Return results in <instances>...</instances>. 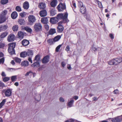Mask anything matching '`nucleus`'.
Instances as JSON below:
<instances>
[{
  "instance_id": "1",
  "label": "nucleus",
  "mask_w": 122,
  "mask_h": 122,
  "mask_svg": "<svg viewBox=\"0 0 122 122\" xmlns=\"http://www.w3.org/2000/svg\"><path fill=\"white\" fill-rule=\"evenodd\" d=\"M68 16V13L66 12L64 13V15L62 13H59L56 17L58 21L59 20H63L62 21H64L63 23H65L68 22L69 21L67 18Z\"/></svg>"
},
{
  "instance_id": "2",
  "label": "nucleus",
  "mask_w": 122,
  "mask_h": 122,
  "mask_svg": "<svg viewBox=\"0 0 122 122\" xmlns=\"http://www.w3.org/2000/svg\"><path fill=\"white\" fill-rule=\"evenodd\" d=\"M122 61V58H113L108 62V64L111 65H118Z\"/></svg>"
},
{
  "instance_id": "3",
  "label": "nucleus",
  "mask_w": 122,
  "mask_h": 122,
  "mask_svg": "<svg viewBox=\"0 0 122 122\" xmlns=\"http://www.w3.org/2000/svg\"><path fill=\"white\" fill-rule=\"evenodd\" d=\"M16 45V43L14 42L10 43L8 45V51L11 55L15 54L14 48Z\"/></svg>"
},
{
  "instance_id": "4",
  "label": "nucleus",
  "mask_w": 122,
  "mask_h": 122,
  "mask_svg": "<svg viewBox=\"0 0 122 122\" xmlns=\"http://www.w3.org/2000/svg\"><path fill=\"white\" fill-rule=\"evenodd\" d=\"M36 17L32 15H30L28 17V24L31 25L33 24L36 21Z\"/></svg>"
},
{
  "instance_id": "5",
  "label": "nucleus",
  "mask_w": 122,
  "mask_h": 122,
  "mask_svg": "<svg viewBox=\"0 0 122 122\" xmlns=\"http://www.w3.org/2000/svg\"><path fill=\"white\" fill-rule=\"evenodd\" d=\"M57 8L58 11L62 12L66 9V5L65 4L60 3L57 6Z\"/></svg>"
},
{
  "instance_id": "6",
  "label": "nucleus",
  "mask_w": 122,
  "mask_h": 122,
  "mask_svg": "<svg viewBox=\"0 0 122 122\" xmlns=\"http://www.w3.org/2000/svg\"><path fill=\"white\" fill-rule=\"evenodd\" d=\"M64 21H60L58 23V26L57 27V30L58 33H61L62 32L64 29V27L62 25Z\"/></svg>"
},
{
  "instance_id": "7",
  "label": "nucleus",
  "mask_w": 122,
  "mask_h": 122,
  "mask_svg": "<svg viewBox=\"0 0 122 122\" xmlns=\"http://www.w3.org/2000/svg\"><path fill=\"white\" fill-rule=\"evenodd\" d=\"M34 28L36 32H39L42 30V26L41 24L39 23H36L34 25Z\"/></svg>"
},
{
  "instance_id": "8",
  "label": "nucleus",
  "mask_w": 122,
  "mask_h": 122,
  "mask_svg": "<svg viewBox=\"0 0 122 122\" xmlns=\"http://www.w3.org/2000/svg\"><path fill=\"white\" fill-rule=\"evenodd\" d=\"M12 91L10 89H4L2 91V92L4 93L6 97H9L11 95Z\"/></svg>"
},
{
  "instance_id": "9",
  "label": "nucleus",
  "mask_w": 122,
  "mask_h": 122,
  "mask_svg": "<svg viewBox=\"0 0 122 122\" xmlns=\"http://www.w3.org/2000/svg\"><path fill=\"white\" fill-rule=\"evenodd\" d=\"M15 39V36L14 35L10 34L8 37L7 40L8 41L11 42L13 41Z\"/></svg>"
},
{
  "instance_id": "10",
  "label": "nucleus",
  "mask_w": 122,
  "mask_h": 122,
  "mask_svg": "<svg viewBox=\"0 0 122 122\" xmlns=\"http://www.w3.org/2000/svg\"><path fill=\"white\" fill-rule=\"evenodd\" d=\"M47 14L46 10H43L40 11L39 14L41 17H44L46 16Z\"/></svg>"
},
{
  "instance_id": "11",
  "label": "nucleus",
  "mask_w": 122,
  "mask_h": 122,
  "mask_svg": "<svg viewBox=\"0 0 122 122\" xmlns=\"http://www.w3.org/2000/svg\"><path fill=\"white\" fill-rule=\"evenodd\" d=\"M49 56L47 55L45 56L42 59V62L44 64H46L49 61Z\"/></svg>"
},
{
  "instance_id": "12",
  "label": "nucleus",
  "mask_w": 122,
  "mask_h": 122,
  "mask_svg": "<svg viewBox=\"0 0 122 122\" xmlns=\"http://www.w3.org/2000/svg\"><path fill=\"white\" fill-rule=\"evenodd\" d=\"M50 22L52 24H55L56 23L58 22V21L56 17L51 18L50 20Z\"/></svg>"
},
{
  "instance_id": "13",
  "label": "nucleus",
  "mask_w": 122,
  "mask_h": 122,
  "mask_svg": "<svg viewBox=\"0 0 122 122\" xmlns=\"http://www.w3.org/2000/svg\"><path fill=\"white\" fill-rule=\"evenodd\" d=\"M40 62L36 61L34 63L31 65V67L33 68H38L40 66Z\"/></svg>"
},
{
  "instance_id": "14",
  "label": "nucleus",
  "mask_w": 122,
  "mask_h": 122,
  "mask_svg": "<svg viewBox=\"0 0 122 122\" xmlns=\"http://www.w3.org/2000/svg\"><path fill=\"white\" fill-rule=\"evenodd\" d=\"M30 42L29 41L26 39H24L21 41V43L24 46H26L29 44Z\"/></svg>"
},
{
  "instance_id": "15",
  "label": "nucleus",
  "mask_w": 122,
  "mask_h": 122,
  "mask_svg": "<svg viewBox=\"0 0 122 122\" xmlns=\"http://www.w3.org/2000/svg\"><path fill=\"white\" fill-rule=\"evenodd\" d=\"M57 3V0H53L50 3V5L52 7L55 8L56 5Z\"/></svg>"
},
{
  "instance_id": "16",
  "label": "nucleus",
  "mask_w": 122,
  "mask_h": 122,
  "mask_svg": "<svg viewBox=\"0 0 122 122\" xmlns=\"http://www.w3.org/2000/svg\"><path fill=\"white\" fill-rule=\"evenodd\" d=\"M23 7L24 9H28L29 7V3L27 1L24 2L23 5Z\"/></svg>"
},
{
  "instance_id": "17",
  "label": "nucleus",
  "mask_w": 122,
  "mask_h": 122,
  "mask_svg": "<svg viewBox=\"0 0 122 122\" xmlns=\"http://www.w3.org/2000/svg\"><path fill=\"white\" fill-rule=\"evenodd\" d=\"M49 12L51 16H54L56 14V11L54 8L51 9Z\"/></svg>"
},
{
  "instance_id": "18",
  "label": "nucleus",
  "mask_w": 122,
  "mask_h": 122,
  "mask_svg": "<svg viewBox=\"0 0 122 122\" xmlns=\"http://www.w3.org/2000/svg\"><path fill=\"white\" fill-rule=\"evenodd\" d=\"M38 7L40 9L44 10L45 8L46 5L45 3L41 2L39 4Z\"/></svg>"
},
{
  "instance_id": "19",
  "label": "nucleus",
  "mask_w": 122,
  "mask_h": 122,
  "mask_svg": "<svg viewBox=\"0 0 122 122\" xmlns=\"http://www.w3.org/2000/svg\"><path fill=\"white\" fill-rule=\"evenodd\" d=\"M6 17L5 16L0 15V24L2 23L6 20Z\"/></svg>"
},
{
  "instance_id": "20",
  "label": "nucleus",
  "mask_w": 122,
  "mask_h": 122,
  "mask_svg": "<svg viewBox=\"0 0 122 122\" xmlns=\"http://www.w3.org/2000/svg\"><path fill=\"white\" fill-rule=\"evenodd\" d=\"M80 8V11L82 14H84L86 13V10L85 6H82Z\"/></svg>"
},
{
  "instance_id": "21",
  "label": "nucleus",
  "mask_w": 122,
  "mask_h": 122,
  "mask_svg": "<svg viewBox=\"0 0 122 122\" xmlns=\"http://www.w3.org/2000/svg\"><path fill=\"white\" fill-rule=\"evenodd\" d=\"M24 33L22 31H20L18 33V37L19 38L23 39L24 36Z\"/></svg>"
},
{
  "instance_id": "22",
  "label": "nucleus",
  "mask_w": 122,
  "mask_h": 122,
  "mask_svg": "<svg viewBox=\"0 0 122 122\" xmlns=\"http://www.w3.org/2000/svg\"><path fill=\"white\" fill-rule=\"evenodd\" d=\"M62 35H58L55 36L53 39L54 42L58 41L61 38Z\"/></svg>"
},
{
  "instance_id": "23",
  "label": "nucleus",
  "mask_w": 122,
  "mask_h": 122,
  "mask_svg": "<svg viewBox=\"0 0 122 122\" xmlns=\"http://www.w3.org/2000/svg\"><path fill=\"white\" fill-rule=\"evenodd\" d=\"M27 56H28L29 57H32L33 55V53L32 50H28L27 52Z\"/></svg>"
},
{
  "instance_id": "24",
  "label": "nucleus",
  "mask_w": 122,
  "mask_h": 122,
  "mask_svg": "<svg viewBox=\"0 0 122 122\" xmlns=\"http://www.w3.org/2000/svg\"><path fill=\"white\" fill-rule=\"evenodd\" d=\"M18 16L17 13L16 11L13 12L11 14V18L13 19H16Z\"/></svg>"
},
{
  "instance_id": "25",
  "label": "nucleus",
  "mask_w": 122,
  "mask_h": 122,
  "mask_svg": "<svg viewBox=\"0 0 122 122\" xmlns=\"http://www.w3.org/2000/svg\"><path fill=\"white\" fill-rule=\"evenodd\" d=\"M41 22L44 24H46L48 22V20L47 17H43L41 20Z\"/></svg>"
},
{
  "instance_id": "26",
  "label": "nucleus",
  "mask_w": 122,
  "mask_h": 122,
  "mask_svg": "<svg viewBox=\"0 0 122 122\" xmlns=\"http://www.w3.org/2000/svg\"><path fill=\"white\" fill-rule=\"evenodd\" d=\"M23 29L28 33H31L32 31V29L28 26H26L24 27Z\"/></svg>"
},
{
  "instance_id": "27",
  "label": "nucleus",
  "mask_w": 122,
  "mask_h": 122,
  "mask_svg": "<svg viewBox=\"0 0 122 122\" xmlns=\"http://www.w3.org/2000/svg\"><path fill=\"white\" fill-rule=\"evenodd\" d=\"M56 33V31L55 29L51 28L50 29L48 32V34L50 35H53Z\"/></svg>"
},
{
  "instance_id": "28",
  "label": "nucleus",
  "mask_w": 122,
  "mask_h": 122,
  "mask_svg": "<svg viewBox=\"0 0 122 122\" xmlns=\"http://www.w3.org/2000/svg\"><path fill=\"white\" fill-rule=\"evenodd\" d=\"M47 42L48 44L50 45H52L54 44V41L53 39H49L47 40Z\"/></svg>"
},
{
  "instance_id": "29",
  "label": "nucleus",
  "mask_w": 122,
  "mask_h": 122,
  "mask_svg": "<svg viewBox=\"0 0 122 122\" xmlns=\"http://www.w3.org/2000/svg\"><path fill=\"white\" fill-rule=\"evenodd\" d=\"M0 27L1 31H5L7 29L8 26L7 25H1L0 26Z\"/></svg>"
},
{
  "instance_id": "30",
  "label": "nucleus",
  "mask_w": 122,
  "mask_h": 122,
  "mask_svg": "<svg viewBox=\"0 0 122 122\" xmlns=\"http://www.w3.org/2000/svg\"><path fill=\"white\" fill-rule=\"evenodd\" d=\"M29 65V62L27 61H22L21 63V65L22 66L26 67Z\"/></svg>"
},
{
  "instance_id": "31",
  "label": "nucleus",
  "mask_w": 122,
  "mask_h": 122,
  "mask_svg": "<svg viewBox=\"0 0 122 122\" xmlns=\"http://www.w3.org/2000/svg\"><path fill=\"white\" fill-rule=\"evenodd\" d=\"M18 22L20 25H23L25 24V21L24 19H20L18 20Z\"/></svg>"
},
{
  "instance_id": "32",
  "label": "nucleus",
  "mask_w": 122,
  "mask_h": 122,
  "mask_svg": "<svg viewBox=\"0 0 122 122\" xmlns=\"http://www.w3.org/2000/svg\"><path fill=\"white\" fill-rule=\"evenodd\" d=\"M40 56L39 54H38L35 57L33 61H35L38 62H40Z\"/></svg>"
},
{
  "instance_id": "33",
  "label": "nucleus",
  "mask_w": 122,
  "mask_h": 122,
  "mask_svg": "<svg viewBox=\"0 0 122 122\" xmlns=\"http://www.w3.org/2000/svg\"><path fill=\"white\" fill-rule=\"evenodd\" d=\"M27 52L26 51H24L21 52L20 54V57L24 58L27 56Z\"/></svg>"
},
{
  "instance_id": "34",
  "label": "nucleus",
  "mask_w": 122,
  "mask_h": 122,
  "mask_svg": "<svg viewBox=\"0 0 122 122\" xmlns=\"http://www.w3.org/2000/svg\"><path fill=\"white\" fill-rule=\"evenodd\" d=\"M8 34L7 32H5L2 33L0 36V38H3L6 37Z\"/></svg>"
},
{
  "instance_id": "35",
  "label": "nucleus",
  "mask_w": 122,
  "mask_h": 122,
  "mask_svg": "<svg viewBox=\"0 0 122 122\" xmlns=\"http://www.w3.org/2000/svg\"><path fill=\"white\" fill-rule=\"evenodd\" d=\"M112 121V122H121V120L120 118L117 117L113 119Z\"/></svg>"
},
{
  "instance_id": "36",
  "label": "nucleus",
  "mask_w": 122,
  "mask_h": 122,
  "mask_svg": "<svg viewBox=\"0 0 122 122\" xmlns=\"http://www.w3.org/2000/svg\"><path fill=\"white\" fill-rule=\"evenodd\" d=\"M19 28L18 26L17 25H15L13 26L12 28L13 30L14 31H17Z\"/></svg>"
},
{
  "instance_id": "37",
  "label": "nucleus",
  "mask_w": 122,
  "mask_h": 122,
  "mask_svg": "<svg viewBox=\"0 0 122 122\" xmlns=\"http://www.w3.org/2000/svg\"><path fill=\"white\" fill-rule=\"evenodd\" d=\"M8 2V0H1L0 3L2 5L6 4Z\"/></svg>"
},
{
  "instance_id": "38",
  "label": "nucleus",
  "mask_w": 122,
  "mask_h": 122,
  "mask_svg": "<svg viewBox=\"0 0 122 122\" xmlns=\"http://www.w3.org/2000/svg\"><path fill=\"white\" fill-rule=\"evenodd\" d=\"M3 81L4 82H6L9 81L10 79V77H2Z\"/></svg>"
},
{
  "instance_id": "39",
  "label": "nucleus",
  "mask_w": 122,
  "mask_h": 122,
  "mask_svg": "<svg viewBox=\"0 0 122 122\" xmlns=\"http://www.w3.org/2000/svg\"><path fill=\"white\" fill-rule=\"evenodd\" d=\"M7 11L6 10H4L3 12H2L0 15H2V16H5L6 17V15L7 13Z\"/></svg>"
},
{
  "instance_id": "40",
  "label": "nucleus",
  "mask_w": 122,
  "mask_h": 122,
  "mask_svg": "<svg viewBox=\"0 0 122 122\" xmlns=\"http://www.w3.org/2000/svg\"><path fill=\"white\" fill-rule=\"evenodd\" d=\"M15 10L16 11L18 12H20L21 11V7L19 6H17L16 7Z\"/></svg>"
},
{
  "instance_id": "41",
  "label": "nucleus",
  "mask_w": 122,
  "mask_h": 122,
  "mask_svg": "<svg viewBox=\"0 0 122 122\" xmlns=\"http://www.w3.org/2000/svg\"><path fill=\"white\" fill-rule=\"evenodd\" d=\"M15 61L18 63H20L21 61V59L18 57H16L14 59Z\"/></svg>"
},
{
  "instance_id": "42",
  "label": "nucleus",
  "mask_w": 122,
  "mask_h": 122,
  "mask_svg": "<svg viewBox=\"0 0 122 122\" xmlns=\"http://www.w3.org/2000/svg\"><path fill=\"white\" fill-rule=\"evenodd\" d=\"M84 16L87 21H90V16L87 14H86L84 15Z\"/></svg>"
},
{
  "instance_id": "43",
  "label": "nucleus",
  "mask_w": 122,
  "mask_h": 122,
  "mask_svg": "<svg viewBox=\"0 0 122 122\" xmlns=\"http://www.w3.org/2000/svg\"><path fill=\"white\" fill-rule=\"evenodd\" d=\"M17 79V76H13L11 77V79L12 82H14L16 81Z\"/></svg>"
},
{
  "instance_id": "44",
  "label": "nucleus",
  "mask_w": 122,
  "mask_h": 122,
  "mask_svg": "<svg viewBox=\"0 0 122 122\" xmlns=\"http://www.w3.org/2000/svg\"><path fill=\"white\" fill-rule=\"evenodd\" d=\"M5 101H6L5 99H4L0 103V108H2V106L4 105L5 102Z\"/></svg>"
},
{
  "instance_id": "45",
  "label": "nucleus",
  "mask_w": 122,
  "mask_h": 122,
  "mask_svg": "<svg viewBox=\"0 0 122 122\" xmlns=\"http://www.w3.org/2000/svg\"><path fill=\"white\" fill-rule=\"evenodd\" d=\"M78 6L79 8H81L82 6H84L83 5L82 2L81 1H78Z\"/></svg>"
},
{
  "instance_id": "46",
  "label": "nucleus",
  "mask_w": 122,
  "mask_h": 122,
  "mask_svg": "<svg viewBox=\"0 0 122 122\" xmlns=\"http://www.w3.org/2000/svg\"><path fill=\"white\" fill-rule=\"evenodd\" d=\"M41 97L39 95H38V96H37L36 97H35V99L36 101H37V102L40 101L41 99Z\"/></svg>"
},
{
  "instance_id": "47",
  "label": "nucleus",
  "mask_w": 122,
  "mask_h": 122,
  "mask_svg": "<svg viewBox=\"0 0 122 122\" xmlns=\"http://www.w3.org/2000/svg\"><path fill=\"white\" fill-rule=\"evenodd\" d=\"M72 6L71 7L73 9L74 8V9L76 8V3L74 1H72Z\"/></svg>"
},
{
  "instance_id": "48",
  "label": "nucleus",
  "mask_w": 122,
  "mask_h": 122,
  "mask_svg": "<svg viewBox=\"0 0 122 122\" xmlns=\"http://www.w3.org/2000/svg\"><path fill=\"white\" fill-rule=\"evenodd\" d=\"M73 102L74 101L73 100L70 101L68 103V106L70 107H71Z\"/></svg>"
},
{
  "instance_id": "49",
  "label": "nucleus",
  "mask_w": 122,
  "mask_h": 122,
  "mask_svg": "<svg viewBox=\"0 0 122 122\" xmlns=\"http://www.w3.org/2000/svg\"><path fill=\"white\" fill-rule=\"evenodd\" d=\"M5 86L4 84L1 81H0V88H3L5 87Z\"/></svg>"
},
{
  "instance_id": "50",
  "label": "nucleus",
  "mask_w": 122,
  "mask_h": 122,
  "mask_svg": "<svg viewBox=\"0 0 122 122\" xmlns=\"http://www.w3.org/2000/svg\"><path fill=\"white\" fill-rule=\"evenodd\" d=\"M61 45H60L57 46L56 49V52H58L59 51V50L61 46Z\"/></svg>"
},
{
  "instance_id": "51",
  "label": "nucleus",
  "mask_w": 122,
  "mask_h": 122,
  "mask_svg": "<svg viewBox=\"0 0 122 122\" xmlns=\"http://www.w3.org/2000/svg\"><path fill=\"white\" fill-rule=\"evenodd\" d=\"M97 4L98 6V7L100 8H102V3L101 2L99 1H97Z\"/></svg>"
},
{
  "instance_id": "52",
  "label": "nucleus",
  "mask_w": 122,
  "mask_h": 122,
  "mask_svg": "<svg viewBox=\"0 0 122 122\" xmlns=\"http://www.w3.org/2000/svg\"><path fill=\"white\" fill-rule=\"evenodd\" d=\"M5 61V59L4 58H2L0 59V64H3Z\"/></svg>"
},
{
  "instance_id": "53",
  "label": "nucleus",
  "mask_w": 122,
  "mask_h": 122,
  "mask_svg": "<svg viewBox=\"0 0 122 122\" xmlns=\"http://www.w3.org/2000/svg\"><path fill=\"white\" fill-rule=\"evenodd\" d=\"M44 27L46 30H48L49 29V27L47 25H45Z\"/></svg>"
},
{
  "instance_id": "54",
  "label": "nucleus",
  "mask_w": 122,
  "mask_h": 122,
  "mask_svg": "<svg viewBox=\"0 0 122 122\" xmlns=\"http://www.w3.org/2000/svg\"><path fill=\"white\" fill-rule=\"evenodd\" d=\"M70 49V46L69 45H67V46L66 49V50L67 51H69V50Z\"/></svg>"
},
{
  "instance_id": "55",
  "label": "nucleus",
  "mask_w": 122,
  "mask_h": 122,
  "mask_svg": "<svg viewBox=\"0 0 122 122\" xmlns=\"http://www.w3.org/2000/svg\"><path fill=\"white\" fill-rule=\"evenodd\" d=\"M113 92L114 94H118V90L117 89L115 90Z\"/></svg>"
},
{
  "instance_id": "56",
  "label": "nucleus",
  "mask_w": 122,
  "mask_h": 122,
  "mask_svg": "<svg viewBox=\"0 0 122 122\" xmlns=\"http://www.w3.org/2000/svg\"><path fill=\"white\" fill-rule=\"evenodd\" d=\"M59 100L61 102H63L64 101V99L62 97H60L59 98Z\"/></svg>"
},
{
  "instance_id": "57",
  "label": "nucleus",
  "mask_w": 122,
  "mask_h": 122,
  "mask_svg": "<svg viewBox=\"0 0 122 122\" xmlns=\"http://www.w3.org/2000/svg\"><path fill=\"white\" fill-rule=\"evenodd\" d=\"M24 12H23V13L22 12L21 13H20V15L21 16V17H24Z\"/></svg>"
},
{
  "instance_id": "58",
  "label": "nucleus",
  "mask_w": 122,
  "mask_h": 122,
  "mask_svg": "<svg viewBox=\"0 0 122 122\" xmlns=\"http://www.w3.org/2000/svg\"><path fill=\"white\" fill-rule=\"evenodd\" d=\"M30 73H32V72L31 71L28 72L26 73L25 75V76H28L29 75V74Z\"/></svg>"
},
{
  "instance_id": "59",
  "label": "nucleus",
  "mask_w": 122,
  "mask_h": 122,
  "mask_svg": "<svg viewBox=\"0 0 122 122\" xmlns=\"http://www.w3.org/2000/svg\"><path fill=\"white\" fill-rule=\"evenodd\" d=\"M32 57H29L28 58V60L29 61V62H30L31 63H32V61L31 60V58Z\"/></svg>"
},
{
  "instance_id": "60",
  "label": "nucleus",
  "mask_w": 122,
  "mask_h": 122,
  "mask_svg": "<svg viewBox=\"0 0 122 122\" xmlns=\"http://www.w3.org/2000/svg\"><path fill=\"white\" fill-rule=\"evenodd\" d=\"M109 36L110 37L111 39H113L114 38V37L113 36V35L112 34H109Z\"/></svg>"
},
{
  "instance_id": "61",
  "label": "nucleus",
  "mask_w": 122,
  "mask_h": 122,
  "mask_svg": "<svg viewBox=\"0 0 122 122\" xmlns=\"http://www.w3.org/2000/svg\"><path fill=\"white\" fill-rule=\"evenodd\" d=\"M1 75L3 77H5L6 76V75L4 72H2Z\"/></svg>"
},
{
  "instance_id": "62",
  "label": "nucleus",
  "mask_w": 122,
  "mask_h": 122,
  "mask_svg": "<svg viewBox=\"0 0 122 122\" xmlns=\"http://www.w3.org/2000/svg\"><path fill=\"white\" fill-rule=\"evenodd\" d=\"M61 64L62 66L63 67H64L66 65V64L64 62H62L61 63Z\"/></svg>"
},
{
  "instance_id": "63",
  "label": "nucleus",
  "mask_w": 122,
  "mask_h": 122,
  "mask_svg": "<svg viewBox=\"0 0 122 122\" xmlns=\"http://www.w3.org/2000/svg\"><path fill=\"white\" fill-rule=\"evenodd\" d=\"M4 46V44L1 43L0 44V48H1Z\"/></svg>"
},
{
  "instance_id": "64",
  "label": "nucleus",
  "mask_w": 122,
  "mask_h": 122,
  "mask_svg": "<svg viewBox=\"0 0 122 122\" xmlns=\"http://www.w3.org/2000/svg\"><path fill=\"white\" fill-rule=\"evenodd\" d=\"M92 49L94 51H97V48L95 47H92Z\"/></svg>"
}]
</instances>
